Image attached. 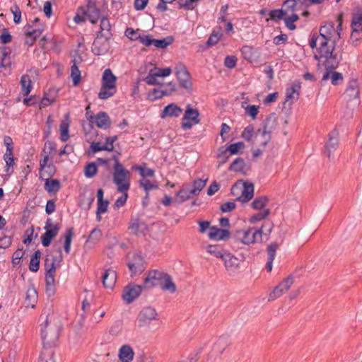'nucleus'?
I'll use <instances>...</instances> for the list:
<instances>
[{
	"label": "nucleus",
	"instance_id": "nucleus-1",
	"mask_svg": "<svg viewBox=\"0 0 362 362\" xmlns=\"http://www.w3.org/2000/svg\"><path fill=\"white\" fill-rule=\"evenodd\" d=\"M341 15L338 16L339 25L336 30L334 23H329L320 28L319 40L320 47L317 49V54H315L314 58H321V62L327 61V57L337 55L334 52L336 42L340 38V28L341 26Z\"/></svg>",
	"mask_w": 362,
	"mask_h": 362
},
{
	"label": "nucleus",
	"instance_id": "nucleus-2",
	"mask_svg": "<svg viewBox=\"0 0 362 362\" xmlns=\"http://www.w3.org/2000/svg\"><path fill=\"white\" fill-rule=\"evenodd\" d=\"M327 61L325 62H321V58L315 59L318 61L317 66L320 69L323 67L325 71L322 75V81L331 80L332 85L338 84L339 81L343 80V76L341 73L337 72L334 70L338 66L340 62V57L337 55L327 57Z\"/></svg>",
	"mask_w": 362,
	"mask_h": 362
},
{
	"label": "nucleus",
	"instance_id": "nucleus-3",
	"mask_svg": "<svg viewBox=\"0 0 362 362\" xmlns=\"http://www.w3.org/2000/svg\"><path fill=\"white\" fill-rule=\"evenodd\" d=\"M115 160L112 173L113 182L117 186L118 192H127L130 188L131 173L117 158Z\"/></svg>",
	"mask_w": 362,
	"mask_h": 362
},
{
	"label": "nucleus",
	"instance_id": "nucleus-4",
	"mask_svg": "<svg viewBox=\"0 0 362 362\" xmlns=\"http://www.w3.org/2000/svg\"><path fill=\"white\" fill-rule=\"evenodd\" d=\"M158 314L155 308L144 307L139 313L136 325L141 329H149L158 322Z\"/></svg>",
	"mask_w": 362,
	"mask_h": 362
},
{
	"label": "nucleus",
	"instance_id": "nucleus-5",
	"mask_svg": "<svg viewBox=\"0 0 362 362\" xmlns=\"http://www.w3.org/2000/svg\"><path fill=\"white\" fill-rule=\"evenodd\" d=\"M262 230H255L254 228H247L235 230L233 238L237 243L245 245L262 240Z\"/></svg>",
	"mask_w": 362,
	"mask_h": 362
},
{
	"label": "nucleus",
	"instance_id": "nucleus-6",
	"mask_svg": "<svg viewBox=\"0 0 362 362\" xmlns=\"http://www.w3.org/2000/svg\"><path fill=\"white\" fill-rule=\"evenodd\" d=\"M117 77L110 69L104 71L102 77V86L98 93L100 99H107L112 97L116 92Z\"/></svg>",
	"mask_w": 362,
	"mask_h": 362
},
{
	"label": "nucleus",
	"instance_id": "nucleus-7",
	"mask_svg": "<svg viewBox=\"0 0 362 362\" xmlns=\"http://www.w3.org/2000/svg\"><path fill=\"white\" fill-rule=\"evenodd\" d=\"M59 253L57 257H52V258L47 257L45 262V267L46 269L45 273V282L46 285H55V273L57 265H59L63 259L62 255V249L58 250Z\"/></svg>",
	"mask_w": 362,
	"mask_h": 362
},
{
	"label": "nucleus",
	"instance_id": "nucleus-8",
	"mask_svg": "<svg viewBox=\"0 0 362 362\" xmlns=\"http://www.w3.org/2000/svg\"><path fill=\"white\" fill-rule=\"evenodd\" d=\"M344 97L346 100L347 107L354 109L359 105V84L356 79H352L349 82Z\"/></svg>",
	"mask_w": 362,
	"mask_h": 362
},
{
	"label": "nucleus",
	"instance_id": "nucleus-9",
	"mask_svg": "<svg viewBox=\"0 0 362 362\" xmlns=\"http://www.w3.org/2000/svg\"><path fill=\"white\" fill-rule=\"evenodd\" d=\"M293 283L294 278L291 275L284 279L269 293L268 300L274 301L282 296L284 294L286 293Z\"/></svg>",
	"mask_w": 362,
	"mask_h": 362
},
{
	"label": "nucleus",
	"instance_id": "nucleus-10",
	"mask_svg": "<svg viewBox=\"0 0 362 362\" xmlns=\"http://www.w3.org/2000/svg\"><path fill=\"white\" fill-rule=\"evenodd\" d=\"M242 189L241 195L237 198L242 202H247L250 200L254 195V185L252 183L248 182H237L233 185L231 193L235 195L238 193V190Z\"/></svg>",
	"mask_w": 362,
	"mask_h": 362
},
{
	"label": "nucleus",
	"instance_id": "nucleus-11",
	"mask_svg": "<svg viewBox=\"0 0 362 362\" xmlns=\"http://www.w3.org/2000/svg\"><path fill=\"white\" fill-rule=\"evenodd\" d=\"M199 112L197 109H193L190 105L187 107L182 117V127L184 129H190L194 124L200 122Z\"/></svg>",
	"mask_w": 362,
	"mask_h": 362
},
{
	"label": "nucleus",
	"instance_id": "nucleus-12",
	"mask_svg": "<svg viewBox=\"0 0 362 362\" xmlns=\"http://www.w3.org/2000/svg\"><path fill=\"white\" fill-rule=\"evenodd\" d=\"M175 72L180 86L186 89H191L192 86L191 77L185 65L178 63L175 67Z\"/></svg>",
	"mask_w": 362,
	"mask_h": 362
},
{
	"label": "nucleus",
	"instance_id": "nucleus-13",
	"mask_svg": "<svg viewBox=\"0 0 362 362\" xmlns=\"http://www.w3.org/2000/svg\"><path fill=\"white\" fill-rule=\"evenodd\" d=\"M143 287L140 285L128 284L124 288L122 298L127 304H129L140 296Z\"/></svg>",
	"mask_w": 362,
	"mask_h": 362
},
{
	"label": "nucleus",
	"instance_id": "nucleus-14",
	"mask_svg": "<svg viewBox=\"0 0 362 362\" xmlns=\"http://www.w3.org/2000/svg\"><path fill=\"white\" fill-rule=\"evenodd\" d=\"M48 321L47 318L45 322V328L42 329V339L44 347H50L54 345L58 339L59 332L57 328L47 329Z\"/></svg>",
	"mask_w": 362,
	"mask_h": 362
},
{
	"label": "nucleus",
	"instance_id": "nucleus-15",
	"mask_svg": "<svg viewBox=\"0 0 362 362\" xmlns=\"http://www.w3.org/2000/svg\"><path fill=\"white\" fill-rule=\"evenodd\" d=\"M110 47L108 37L98 35L92 45V52L95 55H103L106 54Z\"/></svg>",
	"mask_w": 362,
	"mask_h": 362
},
{
	"label": "nucleus",
	"instance_id": "nucleus-16",
	"mask_svg": "<svg viewBox=\"0 0 362 362\" xmlns=\"http://www.w3.org/2000/svg\"><path fill=\"white\" fill-rule=\"evenodd\" d=\"M222 261L224 263L225 269L230 275L236 274L240 269L239 259L228 252L224 255Z\"/></svg>",
	"mask_w": 362,
	"mask_h": 362
},
{
	"label": "nucleus",
	"instance_id": "nucleus-17",
	"mask_svg": "<svg viewBox=\"0 0 362 362\" xmlns=\"http://www.w3.org/2000/svg\"><path fill=\"white\" fill-rule=\"evenodd\" d=\"M81 11L93 24L97 23L100 17V10L93 0H89L86 8H81Z\"/></svg>",
	"mask_w": 362,
	"mask_h": 362
},
{
	"label": "nucleus",
	"instance_id": "nucleus-18",
	"mask_svg": "<svg viewBox=\"0 0 362 362\" xmlns=\"http://www.w3.org/2000/svg\"><path fill=\"white\" fill-rule=\"evenodd\" d=\"M351 37L356 40L360 37L362 33V12L358 11L354 13L352 16L351 21Z\"/></svg>",
	"mask_w": 362,
	"mask_h": 362
},
{
	"label": "nucleus",
	"instance_id": "nucleus-19",
	"mask_svg": "<svg viewBox=\"0 0 362 362\" xmlns=\"http://www.w3.org/2000/svg\"><path fill=\"white\" fill-rule=\"evenodd\" d=\"M127 265L132 274L141 272L144 269V258L139 254H134L129 261Z\"/></svg>",
	"mask_w": 362,
	"mask_h": 362
},
{
	"label": "nucleus",
	"instance_id": "nucleus-20",
	"mask_svg": "<svg viewBox=\"0 0 362 362\" xmlns=\"http://www.w3.org/2000/svg\"><path fill=\"white\" fill-rule=\"evenodd\" d=\"M117 279V272L112 269L105 270L102 276L103 284L105 288L112 289L116 284Z\"/></svg>",
	"mask_w": 362,
	"mask_h": 362
},
{
	"label": "nucleus",
	"instance_id": "nucleus-21",
	"mask_svg": "<svg viewBox=\"0 0 362 362\" xmlns=\"http://www.w3.org/2000/svg\"><path fill=\"white\" fill-rule=\"evenodd\" d=\"M339 144V134L337 132L333 131L329 134V139L326 144L327 156L330 158L337 151Z\"/></svg>",
	"mask_w": 362,
	"mask_h": 362
},
{
	"label": "nucleus",
	"instance_id": "nucleus-22",
	"mask_svg": "<svg viewBox=\"0 0 362 362\" xmlns=\"http://www.w3.org/2000/svg\"><path fill=\"white\" fill-rule=\"evenodd\" d=\"M163 273V272L158 270L149 272L144 281L145 286L148 288H153L158 284L160 280H161Z\"/></svg>",
	"mask_w": 362,
	"mask_h": 362
},
{
	"label": "nucleus",
	"instance_id": "nucleus-23",
	"mask_svg": "<svg viewBox=\"0 0 362 362\" xmlns=\"http://www.w3.org/2000/svg\"><path fill=\"white\" fill-rule=\"evenodd\" d=\"M276 126L277 116L275 113H272L262 122V127L260 129L271 135Z\"/></svg>",
	"mask_w": 362,
	"mask_h": 362
},
{
	"label": "nucleus",
	"instance_id": "nucleus-24",
	"mask_svg": "<svg viewBox=\"0 0 362 362\" xmlns=\"http://www.w3.org/2000/svg\"><path fill=\"white\" fill-rule=\"evenodd\" d=\"M209 238L215 240H226L230 236V233L227 229H221L215 226L210 228Z\"/></svg>",
	"mask_w": 362,
	"mask_h": 362
},
{
	"label": "nucleus",
	"instance_id": "nucleus-25",
	"mask_svg": "<svg viewBox=\"0 0 362 362\" xmlns=\"http://www.w3.org/2000/svg\"><path fill=\"white\" fill-rule=\"evenodd\" d=\"M158 285L163 290L170 291L172 293H175L177 290L176 285L173 282L172 277L165 272L163 273Z\"/></svg>",
	"mask_w": 362,
	"mask_h": 362
},
{
	"label": "nucleus",
	"instance_id": "nucleus-26",
	"mask_svg": "<svg viewBox=\"0 0 362 362\" xmlns=\"http://www.w3.org/2000/svg\"><path fill=\"white\" fill-rule=\"evenodd\" d=\"M93 122L100 129H108L111 126V119L105 112H100L94 117Z\"/></svg>",
	"mask_w": 362,
	"mask_h": 362
},
{
	"label": "nucleus",
	"instance_id": "nucleus-27",
	"mask_svg": "<svg viewBox=\"0 0 362 362\" xmlns=\"http://www.w3.org/2000/svg\"><path fill=\"white\" fill-rule=\"evenodd\" d=\"M279 245L276 243H272L267 246V262L266 264V269L268 272L272 270V263L276 257V250Z\"/></svg>",
	"mask_w": 362,
	"mask_h": 362
},
{
	"label": "nucleus",
	"instance_id": "nucleus-28",
	"mask_svg": "<svg viewBox=\"0 0 362 362\" xmlns=\"http://www.w3.org/2000/svg\"><path fill=\"white\" fill-rule=\"evenodd\" d=\"M46 232L42 235V244L44 247H47L51 244L52 240L57 235L59 228L54 225L51 229H45Z\"/></svg>",
	"mask_w": 362,
	"mask_h": 362
},
{
	"label": "nucleus",
	"instance_id": "nucleus-29",
	"mask_svg": "<svg viewBox=\"0 0 362 362\" xmlns=\"http://www.w3.org/2000/svg\"><path fill=\"white\" fill-rule=\"evenodd\" d=\"M129 228L134 234L139 235L144 234L148 228L144 222L134 219L131 221Z\"/></svg>",
	"mask_w": 362,
	"mask_h": 362
},
{
	"label": "nucleus",
	"instance_id": "nucleus-30",
	"mask_svg": "<svg viewBox=\"0 0 362 362\" xmlns=\"http://www.w3.org/2000/svg\"><path fill=\"white\" fill-rule=\"evenodd\" d=\"M182 112V109L177 105L172 103L167 105L163 110L160 117L165 118L166 117H178Z\"/></svg>",
	"mask_w": 362,
	"mask_h": 362
},
{
	"label": "nucleus",
	"instance_id": "nucleus-31",
	"mask_svg": "<svg viewBox=\"0 0 362 362\" xmlns=\"http://www.w3.org/2000/svg\"><path fill=\"white\" fill-rule=\"evenodd\" d=\"M255 139L256 142L260 146L265 148L266 146L270 142L272 136L261 129H258L255 132Z\"/></svg>",
	"mask_w": 362,
	"mask_h": 362
},
{
	"label": "nucleus",
	"instance_id": "nucleus-32",
	"mask_svg": "<svg viewBox=\"0 0 362 362\" xmlns=\"http://www.w3.org/2000/svg\"><path fill=\"white\" fill-rule=\"evenodd\" d=\"M134 355V351L129 345H124L119 349V358L122 362H131Z\"/></svg>",
	"mask_w": 362,
	"mask_h": 362
},
{
	"label": "nucleus",
	"instance_id": "nucleus-33",
	"mask_svg": "<svg viewBox=\"0 0 362 362\" xmlns=\"http://www.w3.org/2000/svg\"><path fill=\"white\" fill-rule=\"evenodd\" d=\"M45 189L49 194H56L62 187L61 182L57 179L50 180L45 178Z\"/></svg>",
	"mask_w": 362,
	"mask_h": 362
},
{
	"label": "nucleus",
	"instance_id": "nucleus-34",
	"mask_svg": "<svg viewBox=\"0 0 362 362\" xmlns=\"http://www.w3.org/2000/svg\"><path fill=\"white\" fill-rule=\"evenodd\" d=\"M230 344V339L228 336L221 335L220 336L217 340L215 341L213 349L217 352L221 354L226 348Z\"/></svg>",
	"mask_w": 362,
	"mask_h": 362
},
{
	"label": "nucleus",
	"instance_id": "nucleus-35",
	"mask_svg": "<svg viewBox=\"0 0 362 362\" xmlns=\"http://www.w3.org/2000/svg\"><path fill=\"white\" fill-rule=\"evenodd\" d=\"M177 197L175 199V202L178 203L184 202L190 198L194 197L192 190L187 187H183L180 189L176 194Z\"/></svg>",
	"mask_w": 362,
	"mask_h": 362
},
{
	"label": "nucleus",
	"instance_id": "nucleus-36",
	"mask_svg": "<svg viewBox=\"0 0 362 362\" xmlns=\"http://www.w3.org/2000/svg\"><path fill=\"white\" fill-rule=\"evenodd\" d=\"M206 250L214 257L220 258L221 259L226 253V251L218 245H209L206 247Z\"/></svg>",
	"mask_w": 362,
	"mask_h": 362
},
{
	"label": "nucleus",
	"instance_id": "nucleus-37",
	"mask_svg": "<svg viewBox=\"0 0 362 362\" xmlns=\"http://www.w3.org/2000/svg\"><path fill=\"white\" fill-rule=\"evenodd\" d=\"M54 149V144L52 142H47L45 146V148L43 150L44 153L45 154L44 158L40 160V169L42 170L47 165V162L49 160V153H50Z\"/></svg>",
	"mask_w": 362,
	"mask_h": 362
},
{
	"label": "nucleus",
	"instance_id": "nucleus-38",
	"mask_svg": "<svg viewBox=\"0 0 362 362\" xmlns=\"http://www.w3.org/2000/svg\"><path fill=\"white\" fill-rule=\"evenodd\" d=\"M300 88V86L299 83L293 84L291 88H288L286 92V101L291 100L293 103L294 100H297L298 99L299 95V90Z\"/></svg>",
	"mask_w": 362,
	"mask_h": 362
},
{
	"label": "nucleus",
	"instance_id": "nucleus-39",
	"mask_svg": "<svg viewBox=\"0 0 362 362\" xmlns=\"http://www.w3.org/2000/svg\"><path fill=\"white\" fill-rule=\"evenodd\" d=\"M224 146H221L218 149L217 152V168H221L224 163H226L230 157V153Z\"/></svg>",
	"mask_w": 362,
	"mask_h": 362
},
{
	"label": "nucleus",
	"instance_id": "nucleus-40",
	"mask_svg": "<svg viewBox=\"0 0 362 362\" xmlns=\"http://www.w3.org/2000/svg\"><path fill=\"white\" fill-rule=\"evenodd\" d=\"M37 299V293L33 286H30L26 292L25 301L27 306L30 305L31 308L35 307V303Z\"/></svg>",
	"mask_w": 362,
	"mask_h": 362
},
{
	"label": "nucleus",
	"instance_id": "nucleus-41",
	"mask_svg": "<svg viewBox=\"0 0 362 362\" xmlns=\"http://www.w3.org/2000/svg\"><path fill=\"white\" fill-rule=\"evenodd\" d=\"M133 169L136 170L142 178L151 177L155 175L154 170L153 169L146 168V163H143L140 165H134L133 166Z\"/></svg>",
	"mask_w": 362,
	"mask_h": 362
},
{
	"label": "nucleus",
	"instance_id": "nucleus-42",
	"mask_svg": "<svg viewBox=\"0 0 362 362\" xmlns=\"http://www.w3.org/2000/svg\"><path fill=\"white\" fill-rule=\"evenodd\" d=\"M66 119L63 120L59 127L60 131V139L62 141H66L69 138V115L66 116Z\"/></svg>",
	"mask_w": 362,
	"mask_h": 362
},
{
	"label": "nucleus",
	"instance_id": "nucleus-43",
	"mask_svg": "<svg viewBox=\"0 0 362 362\" xmlns=\"http://www.w3.org/2000/svg\"><path fill=\"white\" fill-rule=\"evenodd\" d=\"M21 85L22 93L23 95H28L33 88L30 78L28 75H23L21 78Z\"/></svg>",
	"mask_w": 362,
	"mask_h": 362
},
{
	"label": "nucleus",
	"instance_id": "nucleus-44",
	"mask_svg": "<svg viewBox=\"0 0 362 362\" xmlns=\"http://www.w3.org/2000/svg\"><path fill=\"white\" fill-rule=\"evenodd\" d=\"M139 186L142 187L148 194L151 190L156 189L158 185L156 181H151L148 178H142L139 180Z\"/></svg>",
	"mask_w": 362,
	"mask_h": 362
},
{
	"label": "nucleus",
	"instance_id": "nucleus-45",
	"mask_svg": "<svg viewBox=\"0 0 362 362\" xmlns=\"http://www.w3.org/2000/svg\"><path fill=\"white\" fill-rule=\"evenodd\" d=\"M41 256V252L40 250H37L35 252L34 255L31 257L30 264H29V269L32 272H36L39 269L40 266V259Z\"/></svg>",
	"mask_w": 362,
	"mask_h": 362
},
{
	"label": "nucleus",
	"instance_id": "nucleus-46",
	"mask_svg": "<svg viewBox=\"0 0 362 362\" xmlns=\"http://www.w3.org/2000/svg\"><path fill=\"white\" fill-rule=\"evenodd\" d=\"M71 77L73 80L74 86H78L81 81V71L76 64V60H74V64L71 66Z\"/></svg>",
	"mask_w": 362,
	"mask_h": 362
},
{
	"label": "nucleus",
	"instance_id": "nucleus-47",
	"mask_svg": "<svg viewBox=\"0 0 362 362\" xmlns=\"http://www.w3.org/2000/svg\"><path fill=\"white\" fill-rule=\"evenodd\" d=\"M245 166V160L241 158H238L233 161L228 170L230 171L244 173Z\"/></svg>",
	"mask_w": 362,
	"mask_h": 362
},
{
	"label": "nucleus",
	"instance_id": "nucleus-48",
	"mask_svg": "<svg viewBox=\"0 0 362 362\" xmlns=\"http://www.w3.org/2000/svg\"><path fill=\"white\" fill-rule=\"evenodd\" d=\"M207 180L197 179L192 183V188L190 189L194 196L198 195L205 187Z\"/></svg>",
	"mask_w": 362,
	"mask_h": 362
},
{
	"label": "nucleus",
	"instance_id": "nucleus-49",
	"mask_svg": "<svg viewBox=\"0 0 362 362\" xmlns=\"http://www.w3.org/2000/svg\"><path fill=\"white\" fill-rule=\"evenodd\" d=\"M173 42V38L170 36H168L165 38L161 40H156L153 39V45L157 48L165 49L170 45H171Z\"/></svg>",
	"mask_w": 362,
	"mask_h": 362
},
{
	"label": "nucleus",
	"instance_id": "nucleus-50",
	"mask_svg": "<svg viewBox=\"0 0 362 362\" xmlns=\"http://www.w3.org/2000/svg\"><path fill=\"white\" fill-rule=\"evenodd\" d=\"M222 30L221 28L220 27L218 30H214L212 33L211 34L209 40H207V45L208 46H213L216 45L219 40L221 39L222 36Z\"/></svg>",
	"mask_w": 362,
	"mask_h": 362
},
{
	"label": "nucleus",
	"instance_id": "nucleus-51",
	"mask_svg": "<svg viewBox=\"0 0 362 362\" xmlns=\"http://www.w3.org/2000/svg\"><path fill=\"white\" fill-rule=\"evenodd\" d=\"M270 214V209H266L262 211H259L258 213L254 214L250 218V222L251 223H254L257 221H260L262 220L265 219Z\"/></svg>",
	"mask_w": 362,
	"mask_h": 362
},
{
	"label": "nucleus",
	"instance_id": "nucleus-52",
	"mask_svg": "<svg viewBox=\"0 0 362 362\" xmlns=\"http://www.w3.org/2000/svg\"><path fill=\"white\" fill-rule=\"evenodd\" d=\"M245 144L242 141H239L235 144H230L226 149L229 152L230 155H235L240 153L245 148Z\"/></svg>",
	"mask_w": 362,
	"mask_h": 362
},
{
	"label": "nucleus",
	"instance_id": "nucleus-53",
	"mask_svg": "<svg viewBox=\"0 0 362 362\" xmlns=\"http://www.w3.org/2000/svg\"><path fill=\"white\" fill-rule=\"evenodd\" d=\"M269 199L267 197H259L256 198L252 203V207L255 209H262L268 203Z\"/></svg>",
	"mask_w": 362,
	"mask_h": 362
},
{
	"label": "nucleus",
	"instance_id": "nucleus-54",
	"mask_svg": "<svg viewBox=\"0 0 362 362\" xmlns=\"http://www.w3.org/2000/svg\"><path fill=\"white\" fill-rule=\"evenodd\" d=\"M73 236H74L73 228H69L65 234V240H64V251L66 253L70 252L71 244Z\"/></svg>",
	"mask_w": 362,
	"mask_h": 362
},
{
	"label": "nucleus",
	"instance_id": "nucleus-55",
	"mask_svg": "<svg viewBox=\"0 0 362 362\" xmlns=\"http://www.w3.org/2000/svg\"><path fill=\"white\" fill-rule=\"evenodd\" d=\"M98 172V168L95 163H90L86 165L84 169V173L86 177L88 178L93 177Z\"/></svg>",
	"mask_w": 362,
	"mask_h": 362
},
{
	"label": "nucleus",
	"instance_id": "nucleus-56",
	"mask_svg": "<svg viewBox=\"0 0 362 362\" xmlns=\"http://www.w3.org/2000/svg\"><path fill=\"white\" fill-rule=\"evenodd\" d=\"M259 106L250 105L245 107V114L250 116L252 119H255L259 113Z\"/></svg>",
	"mask_w": 362,
	"mask_h": 362
},
{
	"label": "nucleus",
	"instance_id": "nucleus-57",
	"mask_svg": "<svg viewBox=\"0 0 362 362\" xmlns=\"http://www.w3.org/2000/svg\"><path fill=\"white\" fill-rule=\"evenodd\" d=\"M109 205V202L107 200H102L98 202V208H97V218L98 221L100 220V214L107 211V207Z\"/></svg>",
	"mask_w": 362,
	"mask_h": 362
},
{
	"label": "nucleus",
	"instance_id": "nucleus-58",
	"mask_svg": "<svg viewBox=\"0 0 362 362\" xmlns=\"http://www.w3.org/2000/svg\"><path fill=\"white\" fill-rule=\"evenodd\" d=\"M299 17L297 14H292L289 17L284 18V23L286 26L291 30H293L296 28L294 22L297 21Z\"/></svg>",
	"mask_w": 362,
	"mask_h": 362
},
{
	"label": "nucleus",
	"instance_id": "nucleus-59",
	"mask_svg": "<svg viewBox=\"0 0 362 362\" xmlns=\"http://www.w3.org/2000/svg\"><path fill=\"white\" fill-rule=\"evenodd\" d=\"M286 15H287V11L283 9L272 10L269 13V18H267V21H269V19L273 21L280 20Z\"/></svg>",
	"mask_w": 362,
	"mask_h": 362
},
{
	"label": "nucleus",
	"instance_id": "nucleus-60",
	"mask_svg": "<svg viewBox=\"0 0 362 362\" xmlns=\"http://www.w3.org/2000/svg\"><path fill=\"white\" fill-rule=\"evenodd\" d=\"M124 35L131 40H139L141 37V35L139 33V30H134L132 28H127L124 32Z\"/></svg>",
	"mask_w": 362,
	"mask_h": 362
},
{
	"label": "nucleus",
	"instance_id": "nucleus-61",
	"mask_svg": "<svg viewBox=\"0 0 362 362\" xmlns=\"http://www.w3.org/2000/svg\"><path fill=\"white\" fill-rule=\"evenodd\" d=\"M53 0H36L37 2H44L43 11L45 15L49 18L52 13V1Z\"/></svg>",
	"mask_w": 362,
	"mask_h": 362
},
{
	"label": "nucleus",
	"instance_id": "nucleus-62",
	"mask_svg": "<svg viewBox=\"0 0 362 362\" xmlns=\"http://www.w3.org/2000/svg\"><path fill=\"white\" fill-rule=\"evenodd\" d=\"M154 71L153 70H150L148 76L145 78L144 81H146V83L148 85H152V86H155V85H158L159 84V81H158L157 78L158 76L154 75Z\"/></svg>",
	"mask_w": 362,
	"mask_h": 362
},
{
	"label": "nucleus",
	"instance_id": "nucleus-63",
	"mask_svg": "<svg viewBox=\"0 0 362 362\" xmlns=\"http://www.w3.org/2000/svg\"><path fill=\"white\" fill-rule=\"evenodd\" d=\"M151 70L154 71V75L158 76V77H165L172 73V69L170 67H167L165 69H158V68H154Z\"/></svg>",
	"mask_w": 362,
	"mask_h": 362
},
{
	"label": "nucleus",
	"instance_id": "nucleus-64",
	"mask_svg": "<svg viewBox=\"0 0 362 362\" xmlns=\"http://www.w3.org/2000/svg\"><path fill=\"white\" fill-rule=\"evenodd\" d=\"M101 230L98 228H94L89 235L87 243L93 242V243H95L101 238Z\"/></svg>",
	"mask_w": 362,
	"mask_h": 362
}]
</instances>
